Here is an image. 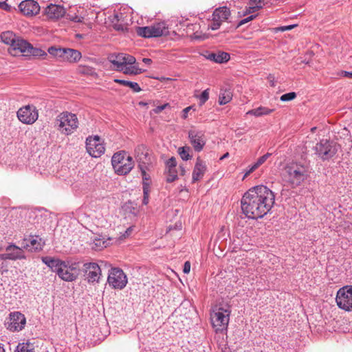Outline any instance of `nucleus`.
I'll use <instances>...</instances> for the list:
<instances>
[{
    "label": "nucleus",
    "instance_id": "nucleus-45",
    "mask_svg": "<svg viewBox=\"0 0 352 352\" xmlns=\"http://www.w3.org/2000/svg\"><path fill=\"white\" fill-rule=\"evenodd\" d=\"M256 16V15H250V16H248V17L241 20L239 22L237 27H240V26H241V25H243L250 22V21H252L254 19H255Z\"/></svg>",
    "mask_w": 352,
    "mask_h": 352
},
{
    "label": "nucleus",
    "instance_id": "nucleus-16",
    "mask_svg": "<svg viewBox=\"0 0 352 352\" xmlns=\"http://www.w3.org/2000/svg\"><path fill=\"white\" fill-rule=\"evenodd\" d=\"M188 138L195 151L199 152L203 149L206 144V139L202 131L190 130L188 132Z\"/></svg>",
    "mask_w": 352,
    "mask_h": 352
},
{
    "label": "nucleus",
    "instance_id": "nucleus-25",
    "mask_svg": "<svg viewBox=\"0 0 352 352\" xmlns=\"http://www.w3.org/2000/svg\"><path fill=\"white\" fill-rule=\"evenodd\" d=\"M23 249L24 248H23V247L19 248L16 245L11 243L6 247V251L9 254L10 260L16 261L26 258Z\"/></svg>",
    "mask_w": 352,
    "mask_h": 352
},
{
    "label": "nucleus",
    "instance_id": "nucleus-49",
    "mask_svg": "<svg viewBox=\"0 0 352 352\" xmlns=\"http://www.w3.org/2000/svg\"><path fill=\"white\" fill-rule=\"evenodd\" d=\"M190 271V261H186L184 267H183V272L184 274H188Z\"/></svg>",
    "mask_w": 352,
    "mask_h": 352
},
{
    "label": "nucleus",
    "instance_id": "nucleus-30",
    "mask_svg": "<svg viewBox=\"0 0 352 352\" xmlns=\"http://www.w3.org/2000/svg\"><path fill=\"white\" fill-rule=\"evenodd\" d=\"M129 65V67H127L126 65H124L122 67V69L120 72H122L125 74L137 75L142 74L146 71V69H142L140 68L138 64H136V63L133 65Z\"/></svg>",
    "mask_w": 352,
    "mask_h": 352
},
{
    "label": "nucleus",
    "instance_id": "nucleus-21",
    "mask_svg": "<svg viewBox=\"0 0 352 352\" xmlns=\"http://www.w3.org/2000/svg\"><path fill=\"white\" fill-rule=\"evenodd\" d=\"M84 267L86 270L88 281L89 283L98 282L101 275L99 265L96 263H87L84 264Z\"/></svg>",
    "mask_w": 352,
    "mask_h": 352
},
{
    "label": "nucleus",
    "instance_id": "nucleus-5",
    "mask_svg": "<svg viewBox=\"0 0 352 352\" xmlns=\"http://www.w3.org/2000/svg\"><path fill=\"white\" fill-rule=\"evenodd\" d=\"M336 301L338 307L346 311H352V285L340 288L336 294Z\"/></svg>",
    "mask_w": 352,
    "mask_h": 352
},
{
    "label": "nucleus",
    "instance_id": "nucleus-31",
    "mask_svg": "<svg viewBox=\"0 0 352 352\" xmlns=\"http://www.w3.org/2000/svg\"><path fill=\"white\" fill-rule=\"evenodd\" d=\"M274 111V109L267 108L265 107H259L256 109H251L247 112L248 115L260 117L263 116L269 115Z\"/></svg>",
    "mask_w": 352,
    "mask_h": 352
},
{
    "label": "nucleus",
    "instance_id": "nucleus-51",
    "mask_svg": "<svg viewBox=\"0 0 352 352\" xmlns=\"http://www.w3.org/2000/svg\"><path fill=\"white\" fill-rule=\"evenodd\" d=\"M133 227H129L128 228L125 232H124V234L122 236V237L123 238H126L128 236H129L133 231Z\"/></svg>",
    "mask_w": 352,
    "mask_h": 352
},
{
    "label": "nucleus",
    "instance_id": "nucleus-15",
    "mask_svg": "<svg viewBox=\"0 0 352 352\" xmlns=\"http://www.w3.org/2000/svg\"><path fill=\"white\" fill-rule=\"evenodd\" d=\"M78 271L76 263L70 264L69 261H65L62 266L61 272L58 275L65 281H73L78 277Z\"/></svg>",
    "mask_w": 352,
    "mask_h": 352
},
{
    "label": "nucleus",
    "instance_id": "nucleus-9",
    "mask_svg": "<svg viewBox=\"0 0 352 352\" xmlns=\"http://www.w3.org/2000/svg\"><path fill=\"white\" fill-rule=\"evenodd\" d=\"M107 281L112 287L122 289L126 285L127 278L122 270L112 268L109 274Z\"/></svg>",
    "mask_w": 352,
    "mask_h": 352
},
{
    "label": "nucleus",
    "instance_id": "nucleus-54",
    "mask_svg": "<svg viewBox=\"0 0 352 352\" xmlns=\"http://www.w3.org/2000/svg\"><path fill=\"white\" fill-rule=\"evenodd\" d=\"M257 168H258L256 166H255V164H254L252 166H251L250 167L249 170L245 173V174L244 175V177H245L248 175H249L251 173H252L253 171H254Z\"/></svg>",
    "mask_w": 352,
    "mask_h": 352
},
{
    "label": "nucleus",
    "instance_id": "nucleus-39",
    "mask_svg": "<svg viewBox=\"0 0 352 352\" xmlns=\"http://www.w3.org/2000/svg\"><path fill=\"white\" fill-rule=\"evenodd\" d=\"M197 98L199 100V105L202 106L209 98V89H206L201 92Z\"/></svg>",
    "mask_w": 352,
    "mask_h": 352
},
{
    "label": "nucleus",
    "instance_id": "nucleus-2",
    "mask_svg": "<svg viewBox=\"0 0 352 352\" xmlns=\"http://www.w3.org/2000/svg\"><path fill=\"white\" fill-rule=\"evenodd\" d=\"M54 124L61 134L69 135L78 129L79 122L76 114L63 111L56 116Z\"/></svg>",
    "mask_w": 352,
    "mask_h": 352
},
{
    "label": "nucleus",
    "instance_id": "nucleus-63",
    "mask_svg": "<svg viewBox=\"0 0 352 352\" xmlns=\"http://www.w3.org/2000/svg\"><path fill=\"white\" fill-rule=\"evenodd\" d=\"M0 352H5V350L3 346L0 345Z\"/></svg>",
    "mask_w": 352,
    "mask_h": 352
},
{
    "label": "nucleus",
    "instance_id": "nucleus-27",
    "mask_svg": "<svg viewBox=\"0 0 352 352\" xmlns=\"http://www.w3.org/2000/svg\"><path fill=\"white\" fill-rule=\"evenodd\" d=\"M42 261L57 274H58L59 272H61L62 266L65 262L60 259L52 258L49 256L42 257Z\"/></svg>",
    "mask_w": 352,
    "mask_h": 352
},
{
    "label": "nucleus",
    "instance_id": "nucleus-7",
    "mask_svg": "<svg viewBox=\"0 0 352 352\" xmlns=\"http://www.w3.org/2000/svg\"><path fill=\"white\" fill-rule=\"evenodd\" d=\"M230 310L229 307H219L217 311L211 315V320L212 325L216 328L217 331H220L227 327L229 318H230Z\"/></svg>",
    "mask_w": 352,
    "mask_h": 352
},
{
    "label": "nucleus",
    "instance_id": "nucleus-3",
    "mask_svg": "<svg viewBox=\"0 0 352 352\" xmlns=\"http://www.w3.org/2000/svg\"><path fill=\"white\" fill-rule=\"evenodd\" d=\"M307 169L306 166L298 164H288L284 170L285 179L294 186H299L307 177Z\"/></svg>",
    "mask_w": 352,
    "mask_h": 352
},
{
    "label": "nucleus",
    "instance_id": "nucleus-13",
    "mask_svg": "<svg viewBox=\"0 0 352 352\" xmlns=\"http://www.w3.org/2000/svg\"><path fill=\"white\" fill-rule=\"evenodd\" d=\"M164 23H157L154 25L138 27L136 32L138 35L144 38L158 37L164 32Z\"/></svg>",
    "mask_w": 352,
    "mask_h": 352
},
{
    "label": "nucleus",
    "instance_id": "nucleus-18",
    "mask_svg": "<svg viewBox=\"0 0 352 352\" xmlns=\"http://www.w3.org/2000/svg\"><path fill=\"white\" fill-rule=\"evenodd\" d=\"M30 45V43L26 40L18 36L12 47H10L9 53L14 56H18L19 54L26 56Z\"/></svg>",
    "mask_w": 352,
    "mask_h": 352
},
{
    "label": "nucleus",
    "instance_id": "nucleus-50",
    "mask_svg": "<svg viewBox=\"0 0 352 352\" xmlns=\"http://www.w3.org/2000/svg\"><path fill=\"white\" fill-rule=\"evenodd\" d=\"M340 76L348 78H352V72L342 71Z\"/></svg>",
    "mask_w": 352,
    "mask_h": 352
},
{
    "label": "nucleus",
    "instance_id": "nucleus-12",
    "mask_svg": "<svg viewBox=\"0 0 352 352\" xmlns=\"http://www.w3.org/2000/svg\"><path fill=\"white\" fill-rule=\"evenodd\" d=\"M86 148L88 153L93 157H99L105 151L98 135L89 136L86 139Z\"/></svg>",
    "mask_w": 352,
    "mask_h": 352
},
{
    "label": "nucleus",
    "instance_id": "nucleus-26",
    "mask_svg": "<svg viewBox=\"0 0 352 352\" xmlns=\"http://www.w3.org/2000/svg\"><path fill=\"white\" fill-rule=\"evenodd\" d=\"M206 170V166L205 163L198 157L192 171V182H195L202 179Z\"/></svg>",
    "mask_w": 352,
    "mask_h": 352
},
{
    "label": "nucleus",
    "instance_id": "nucleus-29",
    "mask_svg": "<svg viewBox=\"0 0 352 352\" xmlns=\"http://www.w3.org/2000/svg\"><path fill=\"white\" fill-rule=\"evenodd\" d=\"M17 37L18 36L11 31L2 32L1 34V39L2 42L6 45H9L10 47H12L14 42H16Z\"/></svg>",
    "mask_w": 352,
    "mask_h": 352
},
{
    "label": "nucleus",
    "instance_id": "nucleus-48",
    "mask_svg": "<svg viewBox=\"0 0 352 352\" xmlns=\"http://www.w3.org/2000/svg\"><path fill=\"white\" fill-rule=\"evenodd\" d=\"M112 25L113 28L116 30L124 31V30L125 29L124 26L122 23H120V21L113 23Z\"/></svg>",
    "mask_w": 352,
    "mask_h": 352
},
{
    "label": "nucleus",
    "instance_id": "nucleus-22",
    "mask_svg": "<svg viewBox=\"0 0 352 352\" xmlns=\"http://www.w3.org/2000/svg\"><path fill=\"white\" fill-rule=\"evenodd\" d=\"M135 159L138 164L146 166L151 162V158L148 149L144 145H139L135 149Z\"/></svg>",
    "mask_w": 352,
    "mask_h": 352
},
{
    "label": "nucleus",
    "instance_id": "nucleus-60",
    "mask_svg": "<svg viewBox=\"0 0 352 352\" xmlns=\"http://www.w3.org/2000/svg\"><path fill=\"white\" fill-rule=\"evenodd\" d=\"M256 11L255 9H250V7L246 10V14H250L253 12Z\"/></svg>",
    "mask_w": 352,
    "mask_h": 352
},
{
    "label": "nucleus",
    "instance_id": "nucleus-41",
    "mask_svg": "<svg viewBox=\"0 0 352 352\" xmlns=\"http://www.w3.org/2000/svg\"><path fill=\"white\" fill-rule=\"evenodd\" d=\"M263 3L264 0H250V4L252 5L250 9L258 10L263 8Z\"/></svg>",
    "mask_w": 352,
    "mask_h": 352
},
{
    "label": "nucleus",
    "instance_id": "nucleus-47",
    "mask_svg": "<svg viewBox=\"0 0 352 352\" xmlns=\"http://www.w3.org/2000/svg\"><path fill=\"white\" fill-rule=\"evenodd\" d=\"M168 104L166 103V104H164L162 105H160V106H157L156 107L155 109H153V111L155 113H160L161 111H162L164 109H165L167 107H168Z\"/></svg>",
    "mask_w": 352,
    "mask_h": 352
},
{
    "label": "nucleus",
    "instance_id": "nucleus-55",
    "mask_svg": "<svg viewBox=\"0 0 352 352\" xmlns=\"http://www.w3.org/2000/svg\"><path fill=\"white\" fill-rule=\"evenodd\" d=\"M96 245L101 248L106 247L105 241H102L100 239L96 240Z\"/></svg>",
    "mask_w": 352,
    "mask_h": 352
},
{
    "label": "nucleus",
    "instance_id": "nucleus-58",
    "mask_svg": "<svg viewBox=\"0 0 352 352\" xmlns=\"http://www.w3.org/2000/svg\"><path fill=\"white\" fill-rule=\"evenodd\" d=\"M182 306H184V307H190V302L189 301H188V300L184 301L180 305V307H182Z\"/></svg>",
    "mask_w": 352,
    "mask_h": 352
},
{
    "label": "nucleus",
    "instance_id": "nucleus-61",
    "mask_svg": "<svg viewBox=\"0 0 352 352\" xmlns=\"http://www.w3.org/2000/svg\"><path fill=\"white\" fill-rule=\"evenodd\" d=\"M293 27H294V25H289V26L283 27L282 28V30H291Z\"/></svg>",
    "mask_w": 352,
    "mask_h": 352
},
{
    "label": "nucleus",
    "instance_id": "nucleus-10",
    "mask_svg": "<svg viewBox=\"0 0 352 352\" xmlns=\"http://www.w3.org/2000/svg\"><path fill=\"white\" fill-rule=\"evenodd\" d=\"M108 60L115 66L117 71H121L124 65L135 63V58L125 53L111 54L108 56Z\"/></svg>",
    "mask_w": 352,
    "mask_h": 352
},
{
    "label": "nucleus",
    "instance_id": "nucleus-6",
    "mask_svg": "<svg viewBox=\"0 0 352 352\" xmlns=\"http://www.w3.org/2000/svg\"><path fill=\"white\" fill-rule=\"evenodd\" d=\"M47 52L52 56L62 58L70 63L77 62L81 58L79 51L70 48H59L52 46L48 48Z\"/></svg>",
    "mask_w": 352,
    "mask_h": 352
},
{
    "label": "nucleus",
    "instance_id": "nucleus-46",
    "mask_svg": "<svg viewBox=\"0 0 352 352\" xmlns=\"http://www.w3.org/2000/svg\"><path fill=\"white\" fill-rule=\"evenodd\" d=\"M122 16V14L121 13H115L113 16H111L109 17V19L111 22V24L116 23V22H119L120 18Z\"/></svg>",
    "mask_w": 352,
    "mask_h": 352
},
{
    "label": "nucleus",
    "instance_id": "nucleus-36",
    "mask_svg": "<svg viewBox=\"0 0 352 352\" xmlns=\"http://www.w3.org/2000/svg\"><path fill=\"white\" fill-rule=\"evenodd\" d=\"M190 151L191 149L189 146L180 147L178 149V153L183 160H188L192 157V155H190Z\"/></svg>",
    "mask_w": 352,
    "mask_h": 352
},
{
    "label": "nucleus",
    "instance_id": "nucleus-44",
    "mask_svg": "<svg viewBox=\"0 0 352 352\" xmlns=\"http://www.w3.org/2000/svg\"><path fill=\"white\" fill-rule=\"evenodd\" d=\"M191 110H192L193 111H195V107L193 105L189 106V107L185 108L184 109H183L182 114H181V117L183 119H186L188 116V113Z\"/></svg>",
    "mask_w": 352,
    "mask_h": 352
},
{
    "label": "nucleus",
    "instance_id": "nucleus-35",
    "mask_svg": "<svg viewBox=\"0 0 352 352\" xmlns=\"http://www.w3.org/2000/svg\"><path fill=\"white\" fill-rule=\"evenodd\" d=\"M16 351L17 352H34V347L32 344L29 342L19 343Z\"/></svg>",
    "mask_w": 352,
    "mask_h": 352
},
{
    "label": "nucleus",
    "instance_id": "nucleus-59",
    "mask_svg": "<svg viewBox=\"0 0 352 352\" xmlns=\"http://www.w3.org/2000/svg\"><path fill=\"white\" fill-rule=\"evenodd\" d=\"M130 212L131 213H133V214L136 215L138 214V210L137 209L136 207L132 206L131 207V210H130Z\"/></svg>",
    "mask_w": 352,
    "mask_h": 352
},
{
    "label": "nucleus",
    "instance_id": "nucleus-17",
    "mask_svg": "<svg viewBox=\"0 0 352 352\" xmlns=\"http://www.w3.org/2000/svg\"><path fill=\"white\" fill-rule=\"evenodd\" d=\"M23 248L30 252H38L42 250L45 242L38 236H30L28 239H24L22 242Z\"/></svg>",
    "mask_w": 352,
    "mask_h": 352
},
{
    "label": "nucleus",
    "instance_id": "nucleus-37",
    "mask_svg": "<svg viewBox=\"0 0 352 352\" xmlns=\"http://www.w3.org/2000/svg\"><path fill=\"white\" fill-rule=\"evenodd\" d=\"M126 159L124 157V155L122 153H115L111 159V164L113 167V168H116L117 167V165H120L122 163V162H124Z\"/></svg>",
    "mask_w": 352,
    "mask_h": 352
},
{
    "label": "nucleus",
    "instance_id": "nucleus-62",
    "mask_svg": "<svg viewBox=\"0 0 352 352\" xmlns=\"http://www.w3.org/2000/svg\"><path fill=\"white\" fill-rule=\"evenodd\" d=\"M228 155H229V154H228V153H226V154H224V155L221 157V159L222 160V159H223V158H225V157H227L228 156Z\"/></svg>",
    "mask_w": 352,
    "mask_h": 352
},
{
    "label": "nucleus",
    "instance_id": "nucleus-28",
    "mask_svg": "<svg viewBox=\"0 0 352 352\" xmlns=\"http://www.w3.org/2000/svg\"><path fill=\"white\" fill-rule=\"evenodd\" d=\"M134 166V162L131 157L128 156L124 162H122L120 165H117V167L114 168L115 171L118 175H126L129 173Z\"/></svg>",
    "mask_w": 352,
    "mask_h": 352
},
{
    "label": "nucleus",
    "instance_id": "nucleus-11",
    "mask_svg": "<svg viewBox=\"0 0 352 352\" xmlns=\"http://www.w3.org/2000/svg\"><path fill=\"white\" fill-rule=\"evenodd\" d=\"M17 117L21 122L31 124L38 119V113L34 106L28 104L18 110Z\"/></svg>",
    "mask_w": 352,
    "mask_h": 352
},
{
    "label": "nucleus",
    "instance_id": "nucleus-52",
    "mask_svg": "<svg viewBox=\"0 0 352 352\" xmlns=\"http://www.w3.org/2000/svg\"><path fill=\"white\" fill-rule=\"evenodd\" d=\"M10 6L7 4L6 2H0V8L8 11L10 10Z\"/></svg>",
    "mask_w": 352,
    "mask_h": 352
},
{
    "label": "nucleus",
    "instance_id": "nucleus-4",
    "mask_svg": "<svg viewBox=\"0 0 352 352\" xmlns=\"http://www.w3.org/2000/svg\"><path fill=\"white\" fill-rule=\"evenodd\" d=\"M314 149L315 154L323 161L331 159L338 151L336 143L328 140H321Z\"/></svg>",
    "mask_w": 352,
    "mask_h": 352
},
{
    "label": "nucleus",
    "instance_id": "nucleus-14",
    "mask_svg": "<svg viewBox=\"0 0 352 352\" xmlns=\"http://www.w3.org/2000/svg\"><path fill=\"white\" fill-rule=\"evenodd\" d=\"M230 11L226 6L220 7L214 10L212 14V22L210 25L212 30H218L221 23L228 19Z\"/></svg>",
    "mask_w": 352,
    "mask_h": 352
},
{
    "label": "nucleus",
    "instance_id": "nucleus-38",
    "mask_svg": "<svg viewBox=\"0 0 352 352\" xmlns=\"http://www.w3.org/2000/svg\"><path fill=\"white\" fill-rule=\"evenodd\" d=\"M149 183L144 182L143 183V193H144V198L142 200V204L144 205H146L148 203V196H149Z\"/></svg>",
    "mask_w": 352,
    "mask_h": 352
},
{
    "label": "nucleus",
    "instance_id": "nucleus-42",
    "mask_svg": "<svg viewBox=\"0 0 352 352\" xmlns=\"http://www.w3.org/2000/svg\"><path fill=\"white\" fill-rule=\"evenodd\" d=\"M296 94L295 92H289L285 94L280 96V100L283 102L290 101L296 98Z\"/></svg>",
    "mask_w": 352,
    "mask_h": 352
},
{
    "label": "nucleus",
    "instance_id": "nucleus-56",
    "mask_svg": "<svg viewBox=\"0 0 352 352\" xmlns=\"http://www.w3.org/2000/svg\"><path fill=\"white\" fill-rule=\"evenodd\" d=\"M0 260H10V256L8 252L1 254H0Z\"/></svg>",
    "mask_w": 352,
    "mask_h": 352
},
{
    "label": "nucleus",
    "instance_id": "nucleus-40",
    "mask_svg": "<svg viewBox=\"0 0 352 352\" xmlns=\"http://www.w3.org/2000/svg\"><path fill=\"white\" fill-rule=\"evenodd\" d=\"M138 166H139V168L140 169V171H141V173H142V177L143 182L148 183V181L150 179V176L146 173V169H147L146 166H143V164H138ZM144 182H142V184Z\"/></svg>",
    "mask_w": 352,
    "mask_h": 352
},
{
    "label": "nucleus",
    "instance_id": "nucleus-24",
    "mask_svg": "<svg viewBox=\"0 0 352 352\" xmlns=\"http://www.w3.org/2000/svg\"><path fill=\"white\" fill-rule=\"evenodd\" d=\"M204 56L206 59L217 63H227L230 58L228 53L222 51H217V52H206Z\"/></svg>",
    "mask_w": 352,
    "mask_h": 352
},
{
    "label": "nucleus",
    "instance_id": "nucleus-8",
    "mask_svg": "<svg viewBox=\"0 0 352 352\" xmlns=\"http://www.w3.org/2000/svg\"><path fill=\"white\" fill-rule=\"evenodd\" d=\"M26 323L25 316L19 311L11 312L5 321V327L12 332L21 331Z\"/></svg>",
    "mask_w": 352,
    "mask_h": 352
},
{
    "label": "nucleus",
    "instance_id": "nucleus-19",
    "mask_svg": "<svg viewBox=\"0 0 352 352\" xmlns=\"http://www.w3.org/2000/svg\"><path fill=\"white\" fill-rule=\"evenodd\" d=\"M20 11L25 15L32 16L38 13L40 7L34 0H25L19 5Z\"/></svg>",
    "mask_w": 352,
    "mask_h": 352
},
{
    "label": "nucleus",
    "instance_id": "nucleus-1",
    "mask_svg": "<svg viewBox=\"0 0 352 352\" xmlns=\"http://www.w3.org/2000/svg\"><path fill=\"white\" fill-rule=\"evenodd\" d=\"M275 195L269 188L260 185L251 188L243 196L241 204L243 214L250 219L263 217L272 209Z\"/></svg>",
    "mask_w": 352,
    "mask_h": 352
},
{
    "label": "nucleus",
    "instance_id": "nucleus-20",
    "mask_svg": "<svg viewBox=\"0 0 352 352\" xmlns=\"http://www.w3.org/2000/svg\"><path fill=\"white\" fill-rule=\"evenodd\" d=\"M164 178L167 183H172L176 179V159L171 157L165 162Z\"/></svg>",
    "mask_w": 352,
    "mask_h": 352
},
{
    "label": "nucleus",
    "instance_id": "nucleus-32",
    "mask_svg": "<svg viewBox=\"0 0 352 352\" xmlns=\"http://www.w3.org/2000/svg\"><path fill=\"white\" fill-rule=\"evenodd\" d=\"M232 98V93L230 89H221L219 96V103L223 105L228 103Z\"/></svg>",
    "mask_w": 352,
    "mask_h": 352
},
{
    "label": "nucleus",
    "instance_id": "nucleus-57",
    "mask_svg": "<svg viewBox=\"0 0 352 352\" xmlns=\"http://www.w3.org/2000/svg\"><path fill=\"white\" fill-rule=\"evenodd\" d=\"M142 62L146 65H150L152 63V60L148 58H144Z\"/></svg>",
    "mask_w": 352,
    "mask_h": 352
},
{
    "label": "nucleus",
    "instance_id": "nucleus-53",
    "mask_svg": "<svg viewBox=\"0 0 352 352\" xmlns=\"http://www.w3.org/2000/svg\"><path fill=\"white\" fill-rule=\"evenodd\" d=\"M257 168H258L256 166H255V164H254L252 166H251L250 167L249 170L245 173V174L244 175V177H245L248 175H249L251 173H252L253 171H254Z\"/></svg>",
    "mask_w": 352,
    "mask_h": 352
},
{
    "label": "nucleus",
    "instance_id": "nucleus-34",
    "mask_svg": "<svg viewBox=\"0 0 352 352\" xmlns=\"http://www.w3.org/2000/svg\"><path fill=\"white\" fill-rule=\"evenodd\" d=\"M28 50H29L26 54L27 56H32L35 57H43L47 56V54L44 50L40 48L34 47L31 43Z\"/></svg>",
    "mask_w": 352,
    "mask_h": 352
},
{
    "label": "nucleus",
    "instance_id": "nucleus-33",
    "mask_svg": "<svg viewBox=\"0 0 352 352\" xmlns=\"http://www.w3.org/2000/svg\"><path fill=\"white\" fill-rule=\"evenodd\" d=\"M114 82L123 86L130 87L134 92H140L141 91V88L137 82L121 79H115Z\"/></svg>",
    "mask_w": 352,
    "mask_h": 352
},
{
    "label": "nucleus",
    "instance_id": "nucleus-23",
    "mask_svg": "<svg viewBox=\"0 0 352 352\" xmlns=\"http://www.w3.org/2000/svg\"><path fill=\"white\" fill-rule=\"evenodd\" d=\"M45 14L51 19H58L65 14V8L59 5L50 4L46 7Z\"/></svg>",
    "mask_w": 352,
    "mask_h": 352
},
{
    "label": "nucleus",
    "instance_id": "nucleus-43",
    "mask_svg": "<svg viewBox=\"0 0 352 352\" xmlns=\"http://www.w3.org/2000/svg\"><path fill=\"white\" fill-rule=\"evenodd\" d=\"M270 155H271V153H267L265 154L264 155L261 156V157H259L257 160V161L254 163L255 166L258 168L261 165H262L268 159V157Z\"/></svg>",
    "mask_w": 352,
    "mask_h": 352
}]
</instances>
